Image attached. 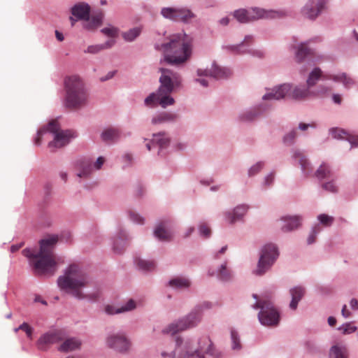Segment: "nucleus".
I'll use <instances>...</instances> for the list:
<instances>
[{
    "mask_svg": "<svg viewBox=\"0 0 358 358\" xmlns=\"http://www.w3.org/2000/svg\"><path fill=\"white\" fill-rule=\"evenodd\" d=\"M135 262L138 269L142 271H149L155 268V263L153 261H147L140 258H136Z\"/></svg>",
    "mask_w": 358,
    "mask_h": 358,
    "instance_id": "79ce46f5",
    "label": "nucleus"
},
{
    "mask_svg": "<svg viewBox=\"0 0 358 358\" xmlns=\"http://www.w3.org/2000/svg\"><path fill=\"white\" fill-rule=\"evenodd\" d=\"M199 234L204 238H208L211 234L210 227L205 222H202L199 225Z\"/></svg>",
    "mask_w": 358,
    "mask_h": 358,
    "instance_id": "09e8293b",
    "label": "nucleus"
},
{
    "mask_svg": "<svg viewBox=\"0 0 358 358\" xmlns=\"http://www.w3.org/2000/svg\"><path fill=\"white\" fill-rule=\"evenodd\" d=\"M245 54H249L253 57L258 58H263L265 55V52L264 50L261 49H252L248 48L245 50Z\"/></svg>",
    "mask_w": 358,
    "mask_h": 358,
    "instance_id": "3c124183",
    "label": "nucleus"
},
{
    "mask_svg": "<svg viewBox=\"0 0 358 358\" xmlns=\"http://www.w3.org/2000/svg\"><path fill=\"white\" fill-rule=\"evenodd\" d=\"M331 89L324 85H320L317 87V89L315 92H312V95H323L328 94L330 92Z\"/></svg>",
    "mask_w": 358,
    "mask_h": 358,
    "instance_id": "6e6d98bb",
    "label": "nucleus"
},
{
    "mask_svg": "<svg viewBox=\"0 0 358 358\" xmlns=\"http://www.w3.org/2000/svg\"><path fill=\"white\" fill-rule=\"evenodd\" d=\"M314 175L319 180L330 178L331 176V170L329 165L323 162L316 170Z\"/></svg>",
    "mask_w": 358,
    "mask_h": 358,
    "instance_id": "e433bc0d",
    "label": "nucleus"
},
{
    "mask_svg": "<svg viewBox=\"0 0 358 358\" xmlns=\"http://www.w3.org/2000/svg\"><path fill=\"white\" fill-rule=\"evenodd\" d=\"M303 348L306 353L310 355H318L322 352L321 346L315 339L306 340L303 343Z\"/></svg>",
    "mask_w": 358,
    "mask_h": 358,
    "instance_id": "7c9ffc66",
    "label": "nucleus"
},
{
    "mask_svg": "<svg viewBox=\"0 0 358 358\" xmlns=\"http://www.w3.org/2000/svg\"><path fill=\"white\" fill-rule=\"evenodd\" d=\"M136 307L135 301L132 299H130L125 306H122L120 308L121 313L125 312V311H129L133 309H134Z\"/></svg>",
    "mask_w": 358,
    "mask_h": 358,
    "instance_id": "13d9d810",
    "label": "nucleus"
},
{
    "mask_svg": "<svg viewBox=\"0 0 358 358\" xmlns=\"http://www.w3.org/2000/svg\"><path fill=\"white\" fill-rule=\"evenodd\" d=\"M329 358H349V352L345 345L335 344L329 351Z\"/></svg>",
    "mask_w": 358,
    "mask_h": 358,
    "instance_id": "c756f323",
    "label": "nucleus"
},
{
    "mask_svg": "<svg viewBox=\"0 0 358 358\" xmlns=\"http://www.w3.org/2000/svg\"><path fill=\"white\" fill-rule=\"evenodd\" d=\"M328 9V0H307L300 10L301 15L310 21H315Z\"/></svg>",
    "mask_w": 358,
    "mask_h": 358,
    "instance_id": "ddd939ff",
    "label": "nucleus"
},
{
    "mask_svg": "<svg viewBox=\"0 0 358 358\" xmlns=\"http://www.w3.org/2000/svg\"><path fill=\"white\" fill-rule=\"evenodd\" d=\"M322 227L319 224H315L310 229L306 239L308 245H312L316 242L317 235L322 231Z\"/></svg>",
    "mask_w": 358,
    "mask_h": 358,
    "instance_id": "58836bf2",
    "label": "nucleus"
},
{
    "mask_svg": "<svg viewBox=\"0 0 358 358\" xmlns=\"http://www.w3.org/2000/svg\"><path fill=\"white\" fill-rule=\"evenodd\" d=\"M171 349H164L161 351V356L162 358H204L203 354H210L215 356V358L218 357L217 355L214 354V348L212 345L211 341L208 336L202 337L197 348H193L189 341H187L185 343L178 338L176 340L174 345V350Z\"/></svg>",
    "mask_w": 358,
    "mask_h": 358,
    "instance_id": "39448f33",
    "label": "nucleus"
},
{
    "mask_svg": "<svg viewBox=\"0 0 358 358\" xmlns=\"http://www.w3.org/2000/svg\"><path fill=\"white\" fill-rule=\"evenodd\" d=\"M101 32L114 41L113 38L117 36V29L113 27H109L102 29Z\"/></svg>",
    "mask_w": 358,
    "mask_h": 358,
    "instance_id": "603ef678",
    "label": "nucleus"
},
{
    "mask_svg": "<svg viewBox=\"0 0 358 358\" xmlns=\"http://www.w3.org/2000/svg\"><path fill=\"white\" fill-rule=\"evenodd\" d=\"M209 308H210V303L204 302L194 311L191 312L187 317L168 325L162 330V333L173 336L177 333L195 327L201 320L200 312L201 309Z\"/></svg>",
    "mask_w": 358,
    "mask_h": 358,
    "instance_id": "9d476101",
    "label": "nucleus"
},
{
    "mask_svg": "<svg viewBox=\"0 0 358 358\" xmlns=\"http://www.w3.org/2000/svg\"><path fill=\"white\" fill-rule=\"evenodd\" d=\"M58 241L57 235H48L39 241L38 252L29 248L22 250V255L29 259L38 274L52 275L57 271V260L54 250Z\"/></svg>",
    "mask_w": 358,
    "mask_h": 358,
    "instance_id": "f257e3e1",
    "label": "nucleus"
},
{
    "mask_svg": "<svg viewBox=\"0 0 358 358\" xmlns=\"http://www.w3.org/2000/svg\"><path fill=\"white\" fill-rule=\"evenodd\" d=\"M279 257V251L276 245L267 243L262 247L257 267L253 273L262 276L268 272Z\"/></svg>",
    "mask_w": 358,
    "mask_h": 358,
    "instance_id": "9b49d317",
    "label": "nucleus"
},
{
    "mask_svg": "<svg viewBox=\"0 0 358 358\" xmlns=\"http://www.w3.org/2000/svg\"><path fill=\"white\" fill-rule=\"evenodd\" d=\"M57 284L62 290L78 299L96 300L99 296V292H84L83 289L90 286V281L85 272L78 265L71 264L62 276H59Z\"/></svg>",
    "mask_w": 358,
    "mask_h": 358,
    "instance_id": "f03ea898",
    "label": "nucleus"
},
{
    "mask_svg": "<svg viewBox=\"0 0 358 358\" xmlns=\"http://www.w3.org/2000/svg\"><path fill=\"white\" fill-rule=\"evenodd\" d=\"M106 345L119 352H127L131 346L130 341L124 334H113L107 336Z\"/></svg>",
    "mask_w": 358,
    "mask_h": 358,
    "instance_id": "2eb2a0df",
    "label": "nucleus"
},
{
    "mask_svg": "<svg viewBox=\"0 0 358 358\" xmlns=\"http://www.w3.org/2000/svg\"><path fill=\"white\" fill-rule=\"evenodd\" d=\"M310 96H312V92L307 85L292 86V89L289 93V97L296 101L308 99Z\"/></svg>",
    "mask_w": 358,
    "mask_h": 358,
    "instance_id": "393cba45",
    "label": "nucleus"
},
{
    "mask_svg": "<svg viewBox=\"0 0 358 358\" xmlns=\"http://www.w3.org/2000/svg\"><path fill=\"white\" fill-rule=\"evenodd\" d=\"M90 7L84 3L76 4L71 9V13L74 16L86 20L84 22V27L88 30H92L101 25L103 15L99 14L90 19Z\"/></svg>",
    "mask_w": 358,
    "mask_h": 358,
    "instance_id": "f8f14e48",
    "label": "nucleus"
},
{
    "mask_svg": "<svg viewBox=\"0 0 358 358\" xmlns=\"http://www.w3.org/2000/svg\"><path fill=\"white\" fill-rule=\"evenodd\" d=\"M81 341L76 338L66 339L59 346V350L62 352H69L80 348Z\"/></svg>",
    "mask_w": 358,
    "mask_h": 358,
    "instance_id": "473e14b6",
    "label": "nucleus"
},
{
    "mask_svg": "<svg viewBox=\"0 0 358 358\" xmlns=\"http://www.w3.org/2000/svg\"><path fill=\"white\" fill-rule=\"evenodd\" d=\"M141 31V29L139 27H135L126 32H124L122 36L124 40L127 41H132L139 36Z\"/></svg>",
    "mask_w": 358,
    "mask_h": 358,
    "instance_id": "49530a36",
    "label": "nucleus"
},
{
    "mask_svg": "<svg viewBox=\"0 0 358 358\" xmlns=\"http://www.w3.org/2000/svg\"><path fill=\"white\" fill-rule=\"evenodd\" d=\"M327 75H322V72L321 69L318 67H316L313 69V71H311L308 76L306 84L307 86L310 89L312 87L316 85L317 82L320 79L326 80L324 78H326Z\"/></svg>",
    "mask_w": 358,
    "mask_h": 358,
    "instance_id": "2f4dec72",
    "label": "nucleus"
},
{
    "mask_svg": "<svg viewBox=\"0 0 358 358\" xmlns=\"http://www.w3.org/2000/svg\"><path fill=\"white\" fill-rule=\"evenodd\" d=\"M297 137L298 132L296 129H293L284 135L282 142L285 145L291 146L294 144Z\"/></svg>",
    "mask_w": 358,
    "mask_h": 358,
    "instance_id": "37998d69",
    "label": "nucleus"
},
{
    "mask_svg": "<svg viewBox=\"0 0 358 358\" xmlns=\"http://www.w3.org/2000/svg\"><path fill=\"white\" fill-rule=\"evenodd\" d=\"M292 157L294 160L298 161L303 175L305 177L309 176L313 172V169L310 161L308 159L303 152L299 149H293L292 150Z\"/></svg>",
    "mask_w": 358,
    "mask_h": 358,
    "instance_id": "412c9836",
    "label": "nucleus"
},
{
    "mask_svg": "<svg viewBox=\"0 0 358 358\" xmlns=\"http://www.w3.org/2000/svg\"><path fill=\"white\" fill-rule=\"evenodd\" d=\"M288 12L285 10H266L258 7L248 9L240 8L236 10L234 17L240 23H249L259 19H282L287 17Z\"/></svg>",
    "mask_w": 358,
    "mask_h": 358,
    "instance_id": "0eeeda50",
    "label": "nucleus"
},
{
    "mask_svg": "<svg viewBox=\"0 0 358 358\" xmlns=\"http://www.w3.org/2000/svg\"><path fill=\"white\" fill-rule=\"evenodd\" d=\"M126 246L127 242L124 238V234L121 233L120 234L119 237H117L114 241L113 250L116 253L121 254L124 250Z\"/></svg>",
    "mask_w": 358,
    "mask_h": 358,
    "instance_id": "ea45409f",
    "label": "nucleus"
},
{
    "mask_svg": "<svg viewBox=\"0 0 358 358\" xmlns=\"http://www.w3.org/2000/svg\"><path fill=\"white\" fill-rule=\"evenodd\" d=\"M234 274L231 270L227 268L225 266V282L231 280L234 278Z\"/></svg>",
    "mask_w": 358,
    "mask_h": 358,
    "instance_id": "0e129e2a",
    "label": "nucleus"
},
{
    "mask_svg": "<svg viewBox=\"0 0 358 358\" xmlns=\"http://www.w3.org/2000/svg\"><path fill=\"white\" fill-rule=\"evenodd\" d=\"M249 209V206L241 204L237 206L231 211L227 213V220L230 224H234L236 222H243V218Z\"/></svg>",
    "mask_w": 358,
    "mask_h": 358,
    "instance_id": "5701e85b",
    "label": "nucleus"
},
{
    "mask_svg": "<svg viewBox=\"0 0 358 358\" xmlns=\"http://www.w3.org/2000/svg\"><path fill=\"white\" fill-rule=\"evenodd\" d=\"M65 338L62 330H54L42 335L37 341V347L40 350L45 351L49 345L58 343Z\"/></svg>",
    "mask_w": 358,
    "mask_h": 358,
    "instance_id": "a211bd4d",
    "label": "nucleus"
},
{
    "mask_svg": "<svg viewBox=\"0 0 358 358\" xmlns=\"http://www.w3.org/2000/svg\"><path fill=\"white\" fill-rule=\"evenodd\" d=\"M224 72L222 69L218 67L217 65L213 64L212 69L210 70H203L198 69L197 75L199 76H210L214 78L218 79L222 77Z\"/></svg>",
    "mask_w": 358,
    "mask_h": 358,
    "instance_id": "72a5a7b5",
    "label": "nucleus"
},
{
    "mask_svg": "<svg viewBox=\"0 0 358 358\" xmlns=\"http://www.w3.org/2000/svg\"><path fill=\"white\" fill-rule=\"evenodd\" d=\"M325 79L331 80L336 83H341L343 84L345 88H350L352 87L355 82L352 78H351L346 73H338L337 74H329L324 78Z\"/></svg>",
    "mask_w": 358,
    "mask_h": 358,
    "instance_id": "bb28decb",
    "label": "nucleus"
},
{
    "mask_svg": "<svg viewBox=\"0 0 358 358\" xmlns=\"http://www.w3.org/2000/svg\"><path fill=\"white\" fill-rule=\"evenodd\" d=\"M256 302L252 306L254 309H260L258 313L259 322L266 327H275L279 324L280 313L273 302L266 299H259L256 294H252Z\"/></svg>",
    "mask_w": 358,
    "mask_h": 358,
    "instance_id": "6e6552de",
    "label": "nucleus"
},
{
    "mask_svg": "<svg viewBox=\"0 0 358 358\" xmlns=\"http://www.w3.org/2000/svg\"><path fill=\"white\" fill-rule=\"evenodd\" d=\"M169 284L173 288L182 289L188 287L190 285V282L187 278L178 277L170 280Z\"/></svg>",
    "mask_w": 358,
    "mask_h": 358,
    "instance_id": "a19ab883",
    "label": "nucleus"
},
{
    "mask_svg": "<svg viewBox=\"0 0 358 358\" xmlns=\"http://www.w3.org/2000/svg\"><path fill=\"white\" fill-rule=\"evenodd\" d=\"M129 216L131 220L138 224H143L144 219L141 217L138 214L134 212H130Z\"/></svg>",
    "mask_w": 358,
    "mask_h": 358,
    "instance_id": "052dcab7",
    "label": "nucleus"
},
{
    "mask_svg": "<svg viewBox=\"0 0 358 358\" xmlns=\"http://www.w3.org/2000/svg\"><path fill=\"white\" fill-rule=\"evenodd\" d=\"M154 234L159 240L163 241H169L173 237V233L169 228V223L167 222H162L158 224Z\"/></svg>",
    "mask_w": 358,
    "mask_h": 358,
    "instance_id": "a878e982",
    "label": "nucleus"
},
{
    "mask_svg": "<svg viewBox=\"0 0 358 358\" xmlns=\"http://www.w3.org/2000/svg\"><path fill=\"white\" fill-rule=\"evenodd\" d=\"M332 101L336 104H341L342 102L341 96L338 94H334L332 95Z\"/></svg>",
    "mask_w": 358,
    "mask_h": 358,
    "instance_id": "774afa93",
    "label": "nucleus"
},
{
    "mask_svg": "<svg viewBox=\"0 0 358 358\" xmlns=\"http://www.w3.org/2000/svg\"><path fill=\"white\" fill-rule=\"evenodd\" d=\"M177 118H178V115L176 114L165 112V113L159 114V115H157L156 117H154L152 120V123L153 124H162V123L167 122H173V121L176 120Z\"/></svg>",
    "mask_w": 358,
    "mask_h": 358,
    "instance_id": "f704fd0d",
    "label": "nucleus"
},
{
    "mask_svg": "<svg viewBox=\"0 0 358 358\" xmlns=\"http://www.w3.org/2000/svg\"><path fill=\"white\" fill-rule=\"evenodd\" d=\"M346 140L350 143L351 148L358 147V138H355V137L348 135V137L346 138Z\"/></svg>",
    "mask_w": 358,
    "mask_h": 358,
    "instance_id": "e2e57ef3",
    "label": "nucleus"
},
{
    "mask_svg": "<svg viewBox=\"0 0 358 358\" xmlns=\"http://www.w3.org/2000/svg\"><path fill=\"white\" fill-rule=\"evenodd\" d=\"M350 306L354 310H358V301L353 298L350 301Z\"/></svg>",
    "mask_w": 358,
    "mask_h": 358,
    "instance_id": "338daca9",
    "label": "nucleus"
},
{
    "mask_svg": "<svg viewBox=\"0 0 358 358\" xmlns=\"http://www.w3.org/2000/svg\"><path fill=\"white\" fill-rule=\"evenodd\" d=\"M170 143V138L165 132H159L153 134V138L151 142L146 143V148L148 150H151V145L157 144L160 149L166 148Z\"/></svg>",
    "mask_w": 358,
    "mask_h": 358,
    "instance_id": "cd10ccee",
    "label": "nucleus"
},
{
    "mask_svg": "<svg viewBox=\"0 0 358 358\" xmlns=\"http://www.w3.org/2000/svg\"><path fill=\"white\" fill-rule=\"evenodd\" d=\"M317 219L319 222V224L322 227H331L334 222V217L332 216H330L329 215L322 213L317 215Z\"/></svg>",
    "mask_w": 358,
    "mask_h": 358,
    "instance_id": "a18cd8bd",
    "label": "nucleus"
},
{
    "mask_svg": "<svg viewBox=\"0 0 358 358\" xmlns=\"http://www.w3.org/2000/svg\"><path fill=\"white\" fill-rule=\"evenodd\" d=\"M255 38L252 35H246L242 42L237 45H225V52L234 55L245 54L247 49L254 43Z\"/></svg>",
    "mask_w": 358,
    "mask_h": 358,
    "instance_id": "4be33fe9",
    "label": "nucleus"
},
{
    "mask_svg": "<svg viewBox=\"0 0 358 358\" xmlns=\"http://www.w3.org/2000/svg\"><path fill=\"white\" fill-rule=\"evenodd\" d=\"M306 293V288L303 286L298 285L292 287L289 289V294L292 297L289 307L290 309L295 310L299 301L303 299Z\"/></svg>",
    "mask_w": 358,
    "mask_h": 358,
    "instance_id": "b1692460",
    "label": "nucleus"
},
{
    "mask_svg": "<svg viewBox=\"0 0 358 358\" xmlns=\"http://www.w3.org/2000/svg\"><path fill=\"white\" fill-rule=\"evenodd\" d=\"M317 124L315 122L313 123H304L300 122L298 126V129L301 131H306L309 128L315 129L316 128Z\"/></svg>",
    "mask_w": 358,
    "mask_h": 358,
    "instance_id": "bf43d9fd",
    "label": "nucleus"
},
{
    "mask_svg": "<svg viewBox=\"0 0 358 358\" xmlns=\"http://www.w3.org/2000/svg\"><path fill=\"white\" fill-rule=\"evenodd\" d=\"M46 131L54 134L53 141H50L48 144V147L50 149L52 148H62L67 145L70 140L75 136L74 133L70 130H61L58 122L53 120L49 122L46 129L38 131L37 137L35 139V144H41V136Z\"/></svg>",
    "mask_w": 358,
    "mask_h": 358,
    "instance_id": "1a4fd4ad",
    "label": "nucleus"
},
{
    "mask_svg": "<svg viewBox=\"0 0 358 358\" xmlns=\"http://www.w3.org/2000/svg\"><path fill=\"white\" fill-rule=\"evenodd\" d=\"M105 311L109 315L117 314L121 313L120 308H115L113 306L108 305L105 308Z\"/></svg>",
    "mask_w": 358,
    "mask_h": 358,
    "instance_id": "680f3d73",
    "label": "nucleus"
},
{
    "mask_svg": "<svg viewBox=\"0 0 358 358\" xmlns=\"http://www.w3.org/2000/svg\"><path fill=\"white\" fill-rule=\"evenodd\" d=\"M91 171V167L90 165H88V166L87 168H83V170L82 171V172L78 173V176L79 178H81L83 176H87Z\"/></svg>",
    "mask_w": 358,
    "mask_h": 358,
    "instance_id": "69168bd1",
    "label": "nucleus"
},
{
    "mask_svg": "<svg viewBox=\"0 0 358 358\" xmlns=\"http://www.w3.org/2000/svg\"><path fill=\"white\" fill-rule=\"evenodd\" d=\"M18 330L24 331L27 337L31 338L33 329L27 323L24 322L18 328L15 329V331H17Z\"/></svg>",
    "mask_w": 358,
    "mask_h": 358,
    "instance_id": "864d4df0",
    "label": "nucleus"
},
{
    "mask_svg": "<svg viewBox=\"0 0 358 358\" xmlns=\"http://www.w3.org/2000/svg\"><path fill=\"white\" fill-rule=\"evenodd\" d=\"M66 90V106L76 109L85 106L87 102L88 94L83 80L77 75L66 77L64 80Z\"/></svg>",
    "mask_w": 358,
    "mask_h": 358,
    "instance_id": "423d86ee",
    "label": "nucleus"
},
{
    "mask_svg": "<svg viewBox=\"0 0 358 358\" xmlns=\"http://www.w3.org/2000/svg\"><path fill=\"white\" fill-rule=\"evenodd\" d=\"M115 43V41L110 39L103 44L89 45L84 51L85 53L96 54L105 49L110 48Z\"/></svg>",
    "mask_w": 358,
    "mask_h": 358,
    "instance_id": "c9c22d12",
    "label": "nucleus"
},
{
    "mask_svg": "<svg viewBox=\"0 0 358 358\" xmlns=\"http://www.w3.org/2000/svg\"><path fill=\"white\" fill-rule=\"evenodd\" d=\"M271 108V105L269 103H260L243 111L240 114L239 118L242 122H250L268 111Z\"/></svg>",
    "mask_w": 358,
    "mask_h": 358,
    "instance_id": "dca6fc26",
    "label": "nucleus"
},
{
    "mask_svg": "<svg viewBox=\"0 0 358 358\" xmlns=\"http://www.w3.org/2000/svg\"><path fill=\"white\" fill-rule=\"evenodd\" d=\"M292 89V85L290 83H283L275 86L262 96L263 101L280 100L286 96L289 97V93Z\"/></svg>",
    "mask_w": 358,
    "mask_h": 358,
    "instance_id": "6ab92c4d",
    "label": "nucleus"
},
{
    "mask_svg": "<svg viewBox=\"0 0 358 358\" xmlns=\"http://www.w3.org/2000/svg\"><path fill=\"white\" fill-rule=\"evenodd\" d=\"M275 178V173L271 172L264 177L263 185L265 187H270L273 185Z\"/></svg>",
    "mask_w": 358,
    "mask_h": 358,
    "instance_id": "4d7b16f0",
    "label": "nucleus"
},
{
    "mask_svg": "<svg viewBox=\"0 0 358 358\" xmlns=\"http://www.w3.org/2000/svg\"><path fill=\"white\" fill-rule=\"evenodd\" d=\"M343 334H350L357 330L355 326L352 325L350 323H345L338 328Z\"/></svg>",
    "mask_w": 358,
    "mask_h": 358,
    "instance_id": "8fccbe9b",
    "label": "nucleus"
},
{
    "mask_svg": "<svg viewBox=\"0 0 358 358\" xmlns=\"http://www.w3.org/2000/svg\"><path fill=\"white\" fill-rule=\"evenodd\" d=\"M265 163L263 161H260L252 165L248 171L249 177H252L259 173L264 167Z\"/></svg>",
    "mask_w": 358,
    "mask_h": 358,
    "instance_id": "de8ad7c7",
    "label": "nucleus"
},
{
    "mask_svg": "<svg viewBox=\"0 0 358 358\" xmlns=\"http://www.w3.org/2000/svg\"><path fill=\"white\" fill-rule=\"evenodd\" d=\"M322 188L331 193H336L338 191V188L334 181H329L322 184Z\"/></svg>",
    "mask_w": 358,
    "mask_h": 358,
    "instance_id": "5fc2aeb1",
    "label": "nucleus"
},
{
    "mask_svg": "<svg viewBox=\"0 0 358 358\" xmlns=\"http://www.w3.org/2000/svg\"><path fill=\"white\" fill-rule=\"evenodd\" d=\"M155 48L163 52L164 60L167 63L179 65L190 58L192 45L191 39L187 35L177 34L171 36L167 43L156 44Z\"/></svg>",
    "mask_w": 358,
    "mask_h": 358,
    "instance_id": "20e7f679",
    "label": "nucleus"
},
{
    "mask_svg": "<svg viewBox=\"0 0 358 358\" xmlns=\"http://www.w3.org/2000/svg\"><path fill=\"white\" fill-rule=\"evenodd\" d=\"M161 15L166 19L173 21L186 22L194 17L193 13L187 8H175L164 7L161 10Z\"/></svg>",
    "mask_w": 358,
    "mask_h": 358,
    "instance_id": "f3484780",
    "label": "nucleus"
},
{
    "mask_svg": "<svg viewBox=\"0 0 358 358\" xmlns=\"http://www.w3.org/2000/svg\"><path fill=\"white\" fill-rule=\"evenodd\" d=\"M160 86L157 92L151 93L145 99V104L152 107L159 104L162 108L174 104V99L171 96L173 90L181 85L180 74L171 69L160 68Z\"/></svg>",
    "mask_w": 358,
    "mask_h": 358,
    "instance_id": "7ed1b4c3",
    "label": "nucleus"
},
{
    "mask_svg": "<svg viewBox=\"0 0 358 358\" xmlns=\"http://www.w3.org/2000/svg\"><path fill=\"white\" fill-rule=\"evenodd\" d=\"M320 41L319 38L301 42L297 45L294 46L295 51V60L296 62L302 65L304 63L308 65H311L313 62V58L315 57V50L308 46L309 43L312 41Z\"/></svg>",
    "mask_w": 358,
    "mask_h": 358,
    "instance_id": "4468645a",
    "label": "nucleus"
},
{
    "mask_svg": "<svg viewBox=\"0 0 358 358\" xmlns=\"http://www.w3.org/2000/svg\"><path fill=\"white\" fill-rule=\"evenodd\" d=\"M282 225L281 230L283 232H290L296 230L301 227L303 222L301 215H286L280 218Z\"/></svg>",
    "mask_w": 358,
    "mask_h": 358,
    "instance_id": "aec40b11",
    "label": "nucleus"
},
{
    "mask_svg": "<svg viewBox=\"0 0 358 358\" xmlns=\"http://www.w3.org/2000/svg\"><path fill=\"white\" fill-rule=\"evenodd\" d=\"M230 336L229 345L230 349L234 352H239L243 348V344L239 333L234 328H230Z\"/></svg>",
    "mask_w": 358,
    "mask_h": 358,
    "instance_id": "c85d7f7f",
    "label": "nucleus"
},
{
    "mask_svg": "<svg viewBox=\"0 0 358 358\" xmlns=\"http://www.w3.org/2000/svg\"><path fill=\"white\" fill-rule=\"evenodd\" d=\"M329 132L333 138L338 140H346V138L348 136L345 130L337 127L331 128L329 130Z\"/></svg>",
    "mask_w": 358,
    "mask_h": 358,
    "instance_id": "c03bdc74",
    "label": "nucleus"
},
{
    "mask_svg": "<svg viewBox=\"0 0 358 358\" xmlns=\"http://www.w3.org/2000/svg\"><path fill=\"white\" fill-rule=\"evenodd\" d=\"M120 137V131L116 128H108L101 134V138L106 142H112L118 139Z\"/></svg>",
    "mask_w": 358,
    "mask_h": 358,
    "instance_id": "4c0bfd02",
    "label": "nucleus"
}]
</instances>
